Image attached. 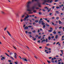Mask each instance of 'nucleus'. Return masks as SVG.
<instances>
[{"label":"nucleus","mask_w":64,"mask_h":64,"mask_svg":"<svg viewBox=\"0 0 64 64\" xmlns=\"http://www.w3.org/2000/svg\"><path fill=\"white\" fill-rule=\"evenodd\" d=\"M31 4V2H28L26 3V7L27 8V11L29 12H28L29 14L33 13L31 12L32 10L35 9V6H33L32 8H30V4Z\"/></svg>","instance_id":"f257e3e1"},{"label":"nucleus","mask_w":64,"mask_h":64,"mask_svg":"<svg viewBox=\"0 0 64 64\" xmlns=\"http://www.w3.org/2000/svg\"><path fill=\"white\" fill-rule=\"evenodd\" d=\"M5 54H6V56H8V57H10V58H12V60H14V58H13L11 56H9V55H8V54H7L6 53H5Z\"/></svg>","instance_id":"f03ea898"},{"label":"nucleus","mask_w":64,"mask_h":64,"mask_svg":"<svg viewBox=\"0 0 64 64\" xmlns=\"http://www.w3.org/2000/svg\"><path fill=\"white\" fill-rule=\"evenodd\" d=\"M44 2L42 3V4H45L46 2H48L49 1H50L49 0H44Z\"/></svg>","instance_id":"7ed1b4c3"},{"label":"nucleus","mask_w":64,"mask_h":64,"mask_svg":"<svg viewBox=\"0 0 64 64\" xmlns=\"http://www.w3.org/2000/svg\"><path fill=\"white\" fill-rule=\"evenodd\" d=\"M22 59L23 61L24 60V61H26V62H28V61H27V60L25 58H22Z\"/></svg>","instance_id":"20e7f679"},{"label":"nucleus","mask_w":64,"mask_h":64,"mask_svg":"<svg viewBox=\"0 0 64 64\" xmlns=\"http://www.w3.org/2000/svg\"><path fill=\"white\" fill-rule=\"evenodd\" d=\"M25 33L26 34H27V33H29V34H31V33H32V32H28L27 31H26Z\"/></svg>","instance_id":"39448f33"},{"label":"nucleus","mask_w":64,"mask_h":64,"mask_svg":"<svg viewBox=\"0 0 64 64\" xmlns=\"http://www.w3.org/2000/svg\"><path fill=\"white\" fill-rule=\"evenodd\" d=\"M6 32L8 34V35H9L10 37L11 36V34H10V32H9L8 31H7Z\"/></svg>","instance_id":"423d86ee"},{"label":"nucleus","mask_w":64,"mask_h":64,"mask_svg":"<svg viewBox=\"0 0 64 64\" xmlns=\"http://www.w3.org/2000/svg\"><path fill=\"white\" fill-rule=\"evenodd\" d=\"M52 25H54V26H56V25H57V24H54V23L53 22H52Z\"/></svg>","instance_id":"0eeeda50"},{"label":"nucleus","mask_w":64,"mask_h":64,"mask_svg":"<svg viewBox=\"0 0 64 64\" xmlns=\"http://www.w3.org/2000/svg\"><path fill=\"white\" fill-rule=\"evenodd\" d=\"M58 22L59 24H62V22H61L60 21V20L58 21Z\"/></svg>","instance_id":"6e6552de"},{"label":"nucleus","mask_w":64,"mask_h":64,"mask_svg":"<svg viewBox=\"0 0 64 64\" xmlns=\"http://www.w3.org/2000/svg\"><path fill=\"white\" fill-rule=\"evenodd\" d=\"M24 29L25 30H26V29H28V27L27 26H26L25 28H24Z\"/></svg>","instance_id":"1a4fd4ad"},{"label":"nucleus","mask_w":64,"mask_h":64,"mask_svg":"<svg viewBox=\"0 0 64 64\" xmlns=\"http://www.w3.org/2000/svg\"><path fill=\"white\" fill-rule=\"evenodd\" d=\"M25 14H24L22 15V18H24V17H25Z\"/></svg>","instance_id":"9d476101"},{"label":"nucleus","mask_w":64,"mask_h":64,"mask_svg":"<svg viewBox=\"0 0 64 64\" xmlns=\"http://www.w3.org/2000/svg\"><path fill=\"white\" fill-rule=\"evenodd\" d=\"M26 18H29V15H28V14H27V16H26Z\"/></svg>","instance_id":"9b49d317"},{"label":"nucleus","mask_w":64,"mask_h":64,"mask_svg":"<svg viewBox=\"0 0 64 64\" xmlns=\"http://www.w3.org/2000/svg\"><path fill=\"white\" fill-rule=\"evenodd\" d=\"M26 19H27V18L26 17V16H25V18H24V19L23 20V21H25L26 20Z\"/></svg>","instance_id":"f8f14e48"},{"label":"nucleus","mask_w":64,"mask_h":64,"mask_svg":"<svg viewBox=\"0 0 64 64\" xmlns=\"http://www.w3.org/2000/svg\"><path fill=\"white\" fill-rule=\"evenodd\" d=\"M38 22H39V20H35V22H36V23H38Z\"/></svg>","instance_id":"ddd939ff"},{"label":"nucleus","mask_w":64,"mask_h":64,"mask_svg":"<svg viewBox=\"0 0 64 64\" xmlns=\"http://www.w3.org/2000/svg\"><path fill=\"white\" fill-rule=\"evenodd\" d=\"M60 51L62 53V54H63V50H61Z\"/></svg>","instance_id":"4468645a"},{"label":"nucleus","mask_w":64,"mask_h":64,"mask_svg":"<svg viewBox=\"0 0 64 64\" xmlns=\"http://www.w3.org/2000/svg\"><path fill=\"white\" fill-rule=\"evenodd\" d=\"M45 40L44 39L43 40H42L41 42V43H43V42H45Z\"/></svg>","instance_id":"2eb2a0df"},{"label":"nucleus","mask_w":64,"mask_h":64,"mask_svg":"<svg viewBox=\"0 0 64 64\" xmlns=\"http://www.w3.org/2000/svg\"><path fill=\"white\" fill-rule=\"evenodd\" d=\"M14 57L15 58V59H17V56L16 55H15L14 56Z\"/></svg>","instance_id":"dca6fc26"},{"label":"nucleus","mask_w":64,"mask_h":64,"mask_svg":"<svg viewBox=\"0 0 64 64\" xmlns=\"http://www.w3.org/2000/svg\"><path fill=\"white\" fill-rule=\"evenodd\" d=\"M58 35H56V36L55 37L56 39H57V38H58Z\"/></svg>","instance_id":"f3484780"},{"label":"nucleus","mask_w":64,"mask_h":64,"mask_svg":"<svg viewBox=\"0 0 64 64\" xmlns=\"http://www.w3.org/2000/svg\"><path fill=\"white\" fill-rule=\"evenodd\" d=\"M45 41H46V42H48V39L47 38L46 39V40H45Z\"/></svg>","instance_id":"a211bd4d"},{"label":"nucleus","mask_w":64,"mask_h":64,"mask_svg":"<svg viewBox=\"0 0 64 64\" xmlns=\"http://www.w3.org/2000/svg\"><path fill=\"white\" fill-rule=\"evenodd\" d=\"M53 33L54 34H56V32L55 31H54L53 32Z\"/></svg>","instance_id":"6ab92c4d"},{"label":"nucleus","mask_w":64,"mask_h":64,"mask_svg":"<svg viewBox=\"0 0 64 64\" xmlns=\"http://www.w3.org/2000/svg\"><path fill=\"white\" fill-rule=\"evenodd\" d=\"M56 14H59V12H58V11H56Z\"/></svg>","instance_id":"aec40b11"},{"label":"nucleus","mask_w":64,"mask_h":64,"mask_svg":"<svg viewBox=\"0 0 64 64\" xmlns=\"http://www.w3.org/2000/svg\"><path fill=\"white\" fill-rule=\"evenodd\" d=\"M32 26H28V27H29V28H32Z\"/></svg>","instance_id":"412c9836"},{"label":"nucleus","mask_w":64,"mask_h":64,"mask_svg":"<svg viewBox=\"0 0 64 64\" xmlns=\"http://www.w3.org/2000/svg\"><path fill=\"white\" fill-rule=\"evenodd\" d=\"M40 3L38 4V6L39 7H41V6L40 5Z\"/></svg>","instance_id":"4be33fe9"},{"label":"nucleus","mask_w":64,"mask_h":64,"mask_svg":"<svg viewBox=\"0 0 64 64\" xmlns=\"http://www.w3.org/2000/svg\"><path fill=\"white\" fill-rule=\"evenodd\" d=\"M52 31V30H48V32H51Z\"/></svg>","instance_id":"5701e85b"},{"label":"nucleus","mask_w":64,"mask_h":64,"mask_svg":"<svg viewBox=\"0 0 64 64\" xmlns=\"http://www.w3.org/2000/svg\"><path fill=\"white\" fill-rule=\"evenodd\" d=\"M7 28L6 27L4 29V31H5V30H6L7 29Z\"/></svg>","instance_id":"b1692460"},{"label":"nucleus","mask_w":64,"mask_h":64,"mask_svg":"<svg viewBox=\"0 0 64 64\" xmlns=\"http://www.w3.org/2000/svg\"><path fill=\"white\" fill-rule=\"evenodd\" d=\"M38 23L39 24H41V21L40 20H39L38 22Z\"/></svg>","instance_id":"393cba45"},{"label":"nucleus","mask_w":64,"mask_h":64,"mask_svg":"<svg viewBox=\"0 0 64 64\" xmlns=\"http://www.w3.org/2000/svg\"><path fill=\"white\" fill-rule=\"evenodd\" d=\"M47 62L48 63H51V62H50V61L48 60H47Z\"/></svg>","instance_id":"a878e982"},{"label":"nucleus","mask_w":64,"mask_h":64,"mask_svg":"<svg viewBox=\"0 0 64 64\" xmlns=\"http://www.w3.org/2000/svg\"><path fill=\"white\" fill-rule=\"evenodd\" d=\"M2 13V14H5V12H3L2 11H1Z\"/></svg>","instance_id":"bb28decb"},{"label":"nucleus","mask_w":64,"mask_h":64,"mask_svg":"<svg viewBox=\"0 0 64 64\" xmlns=\"http://www.w3.org/2000/svg\"><path fill=\"white\" fill-rule=\"evenodd\" d=\"M46 21L47 22H48V23H49V22H50V21H49V20H46Z\"/></svg>","instance_id":"cd10ccee"},{"label":"nucleus","mask_w":64,"mask_h":64,"mask_svg":"<svg viewBox=\"0 0 64 64\" xmlns=\"http://www.w3.org/2000/svg\"><path fill=\"white\" fill-rule=\"evenodd\" d=\"M32 32L33 33H36V30H34L32 31Z\"/></svg>","instance_id":"c85d7f7f"},{"label":"nucleus","mask_w":64,"mask_h":64,"mask_svg":"<svg viewBox=\"0 0 64 64\" xmlns=\"http://www.w3.org/2000/svg\"><path fill=\"white\" fill-rule=\"evenodd\" d=\"M10 55H12V54H13L12 52H10Z\"/></svg>","instance_id":"c756f323"},{"label":"nucleus","mask_w":64,"mask_h":64,"mask_svg":"<svg viewBox=\"0 0 64 64\" xmlns=\"http://www.w3.org/2000/svg\"><path fill=\"white\" fill-rule=\"evenodd\" d=\"M14 63L16 64H18V62H14Z\"/></svg>","instance_id":"7c9ffc66"},{"label":"nucleus","mask_w":64,"mask_h":64,"mask_svg":"<svg viewBox=\"0 0 64 64\" xmlns=\"http://www.w3.org/2000/svg\"><path fill=\"white\" fill-rule=\"evenodd\" d=\"M42 25H44L45 24V23L43 22V23H42Z\"/></svg>","instance_id":"2f4dec72"},{"label":"nucleus","mask_w":64,"mask_h":64,"mask_svg":"<svg viewBox=\"0 0 64 64\" xmlns=\"http://www.w3.org/2000/svg\"><path fill=\"white\" fill-rule=\"evenodd\" d=\"M46 25L48 27H49V25L48 24H46Z\"/></svg>","instance_id":"473e14b6"},{"label":"nucleus","mask_w":64,"mask_h":64,"mask_svg":"<svg viewBox=\"0 0 64 64\" xmlns=\"http://www.w3.org/2000/svg\"><path fill=\"white\" fill-rule=\"evenodd\" d=\"M45 9H47V10H48V9H49L48 8V7H46L44 8Z\"/></svg>","instance_id":"72a5a7b5"},{"label":"nucleus","mask_w":64,"mask_h":64,"mask_svg":"<svg viewBox=\"0 0 64 64\" xmlns=\"http://www.w3.org/2000/svg\"><path fill=\"white\" fill-rule=\"evenodd\" d=\"M13 47L14 48V49H16V50H17V49H16V48H15V46H14L13 45Z\"/></svg>","instance_id":"f704fd0d"},{"label":"nucleus","mask_w":64,"mask_h":64,"mask_svg":"<svg viewBox=\"0 0 64 64\" xmlns=\"http://www.w3.org/2000/svg\"><path fill=\"white\" fill-rule=\"evenodd\" d=\"M43 19H44V20H47V19L46 18H43Z\"/></svg>","instance_id":"c9c22d12"},{"label":"nucleus","mask_w":64,"mask_h":64,"mask_svg":"<svg viewBox=\"0 0 64 64\" xmlns=\"http://www.w3.org/2000/svg\"><path fill=\"white\" fill-rule=\"evenodd\" d=\"M56 8H57V9H60V8L58 6H57L56 7Z\"/></svg>","instance_id":"e433bc0d"},{"label":"nucleus","mask_w":64,"mask_h":64,"mask_svg":"<svg viewBox=\"0 0 64 64\" xmlns=\"http://www.w3.org/2000/svg\"><path fill=\"white\" fill-rule=\"evenodd\" d=\"M50 39H51V37H50V36L48 37V40H50Z\"/></svg>","instance_id":"4c0bfd02"},{"label":"nucleus","mask_w":64,"mask_h":64,"mask_svg":"<svg viewBox=\"0 0 64 64\" xmlns=\"http://www.w3.org/2000/svg\"><path fill=\"white\" fill-rule=\"evenodd\" d=\"M16 15L17 16H19V14H18L17 13L16 14Z\"/></svg>","instance_id":"58836bf2"},{"label":"nucleus","mask_w":64,"mask_h":64,"mask_svg":"<svg viewBox=\"0 0 64 64\" xmlns=\"http://www.w3.org/2000/svg\"><path fill=\"white\" fill-rule=\"evenodd\" d=\"M59 19V17H57L56 18V19H57V20H58Z\"/></svg>","instance_id":"ea45409f"},{"label":"nucleus","mask_w":64,"mask_h":64,"mask_svg":"<svg viewBox=\"0 0 64 64\" xmlns=\"http://www.w3.org/2000/svg\"><path fill=\"white\" fill-rule=\"evenodd\" d=\"M39 14L40 15H41V14H42V13H41V12H39Z\"/></svg>","instance_id":"a19ab883"},{"label":"nucleus","mask_w":64,"mask_h":64,"mask_svg":"<svg viewBox=\"0 0 64 64\" xmlns=\"http://www.w3.org/2000/svg\"><path fill=\"white\" fill-rule=\"evenodd\" d=\"M33 12H34V13H36V10H33Z\"/></svg>","instance_id":"79ce46f5"},{"label":"nucleus","mask_w":64,"mask_h":64,"mask_svg":"<svg viewBox=\"0 0 64 64\" xmlns=\"http://www.w3.org/2000/svg\"><path fill=\"white\" fill-rule=\"evenodd\" d=\"M23 21V19H21L20 20V22H22V21Z\"/></svg>","instance_id":"37998d69"},{"label":"nucleus","mask_w":64,"mask_h":64,"mask_svg":"<svg viewBox=\"0 0 64 64\" xmlns=\"http://www.w3.org/2000/svg\"><path fill=\"white\" fill-rule=\"evenodd\" d=\"M43 28H45V25H43Z\"/></svg>","instance_id":"c03bdc74"},{"label":"nucleus","mask_w":64,"mask_h":64,"mask_svg":"<svg viewBox=\"0 0 64 64\" xmlns=\"http://www.w3.org/2000/svg\"><path fill=\"white\" fill-rule=\"evenodd\" d=\"M59 0H55L54 2H57Z\"/></svg>","instance_id":"a18cd8bd"},{"label":"nucleus","mask_w":64,"mask_h":64,"mask_svg":"<svg viewBox=\"0 0 64 64\" xmlns=\"http://www.w3.org/2000/svg\"><path fill=\"white\" fill-rule=\"evenodd\" d=\"M40 32V30H38V33H39Z\"/></svg>","instance_id":"49530a36"},{"label":"nucleus","mask_w":64,"mask_h":64,"mask_svg":"<svg viewBox=\"0 0 64 64\" xmlns=\"http://www.w3.org/2000/svg\"><path fill=\"white\" fill-rule=\"evenodd\" d=\"M34 41H35L36 40V38H34Z\"/></svg>","instance_id":"de8ad7c7"},{"label":"nucleus","mask_w":64,"mask_h":64,"mask_svg":"<svg viewBox=\"0 0 64 64\" xmlns=\"http://www.w3.org/2000/svg\"><path fill=\"white\" fill-rule=\"evenodd\" d=\"M51 61L52 62V63H54V60H52Z\"/></svg>","instance_id":"09e8293b"},{"label":"nucleus","mask_w":64,"mask_h":64,"mask_svg":"<svg viewBox=\"0 0 64 64\" xmlns=\"http://www.w3.org/2000/svg\"><path fill=\"white\" fill-rule=\"evenodd\" d=\"M54 38V36H52V37L51 38H52V39H53Z\"/></svg>","instance_id":"8fccbe9b"},{"label":"nucleus","mask_w":64,"mask_h":64,"mask_svg":"<svg viewBox=\"0 0 64 64\" xmlns=\"http://www.w3.org/2000/svg\"><path fill=\"white\" fill-rule=\"evenodd\" d=\"M14 54L15 56V55H17V54H16V53H14Z\"/></svg>","instance_id":"3c124183"},{"label":"nucleus","mask_w":64,"mask_h":64,"mask_svg":"<svg viewBox=\"0 0 64 64\" xmlns=\"http://www.w3.org/2000/svg\"><path fill=\"white\" fill-rule=\"evenodd\" d=\"M38 43H40V40H39L38 41Z\"/></svg>","instance_id":"603ef678"},{"label":"nucleus","mask_w":64,"mask_h":64,"mask_svg":"<svg viewBox=\"0 0 64 64\" xmlns=\"http://www.w3.org/2000/svg\"><path fill=\"white\" fill-rule=\"evenodd\" d=\"M25 26H26V24H24V26H23L24 28V27H25Z\"/></svg>","instance_id":"864d4df0"},{"label":"nucleus","mask_w":64,"mask_h":64,"mask_svg":"<svg viewBox=\"0 0 64 64\" xmlns=\"http://www.w3.org/2000/svg\"><path fill=\"white\" fill-rule=\"evenodd\" d=\"M41 36H40L38 37V39H40V38H41Z\"/></svg>","instance_id":"5fc2aeb1"},{"label":"nucleus","mask_w":64,"mask_h":64,"mask_svg":"<svg viewBox=\"0 0 64 64\" xmlns=\"http://www.w3.org/2000/svg\"><path fill=\"white\" fill-rule=\"evenodd\" d=\"M52 61H54V58H52Z\"/></svg>","instance_id":"6e6d98bb"},{"label":"nucleus","mask_w":64,"mask_h":64,"mask_svg":"<svg viewBox=\"0 0 64 64\" xmlns=\"http://www.w3.org/2000/svg\"><path fill=\"white\" fill-rule=\"evenodd\" d=\"M64 36H63L62 37V39H63V38H64Z\"/></svg>","instance_id":"4d7b16f0"},{"label":"nucleus","mask_w":64,"mask_h":64,"mask_svg":"<svg viewBox=\"0 0 64 64\" xmlns=\"http://www.w3.org/2000/svg\"><path fill=\"white\" fill-rule=\"evenodd\" d=\"M52 58V57H50L49 58V59H51Z\"/></svg>","instance_id":"13d9d810"},{"label":"nucleus","mask_w":64,"mask_h":64,"mask_svg":"<svg viewBox=\"0 0 64 64\" xmlns=\"http://www.w3.org/2000/svg\"><path fill=\"white\" fill-rule=\"evenodd\" d=\"M42 18H41L40 19V21H42Z\"/></svg>","instance_id":"bf43d9fd"},{"label":"nucleus","mask_w":64,"mask_h":64,"mask_svg":"<svg viewBox=\"0 0 64 64\" xmlns=\"http://www.w3.org/2000/svg\"><path fill=\"white\" fill-rule=\"evenodd\" d=\"M35 24H36V23H35V22H34L33 23V25H35Z\"/></svg>","instance_id":"052dcab7"},{"label":"nucleus","mask_w":64,"mask_h":64,"mask_svg":"<svg viewBox=\"0 0 64 64\" xmlns=\"http://www.w3.org/2000/svg\"><path fill=\"white\" fill-rule=\"evenodd\" d=\"M36 9H39V8H36Z\"/></svg>","instance_id":"680f3d73"},{"label":"nucleus","mask_w":64,"mask_h":64,"mask_svg":"<svg viewBox=\"0 0 64 64\" xmlns=\"http://www.w3.org/2000/svg\"><path fill=\"white\" fill-rule=\"evenodd\" d=\"M42 10L43 11H46V10H45L44 9H42Z\"/></svg>","instance_id":"e2e57ef3"},{"label":"nucleus","mask_w":64,"mask_h":64,"mask_svg":"<svg viewBox=\"0 0 64 64\" xmlns=\"http://www.w3.org/2000/svg\"><path fill=\"white\" fill-rule=\"evenodd\" d=\"M34 1H35V0H32V2H34Z\"/></svg>","instance_id":"0e129e2a"},{"label":"nucleus","mask_w":64,"mask_h":64,"mask_svg":"<svg viewBox=\"0 0 64 64\" xmlns=\"http://www.w3.org/2000/svg\"><path fill=\"white\" fill-rule=\"evenodd\" d=\"M29 36H30V37H32V36L31 35H30Z\"/></svg>","instance_id":"69168bd1"},{"label":"nucleus","mask_w":64,"mask_h":64,"mask_svg":"<svg viewBox=\"0 0 64 64\" xmlns=\"http://www.w3.org/2000/svg\"><path fill=\"white\" fill-rule=\"evenodd\" d=\"M38 37V35H36V37L37 38Z\"/></svg>","instance_id":"338daca9"},{"label":"nucleus","mask_w":64,"mask_h":64,"mask_svg":"<svg viewBox=\"0 0 64 64\" xmlns=\"http://www.w3.org/2000/svg\"><path fill=\"white\" fill-rule=\"evenodd\" d=\"M58 64H61V62H59L58 63Z\"/></svg>","instance_id":"774afa93"}]
</instances>
